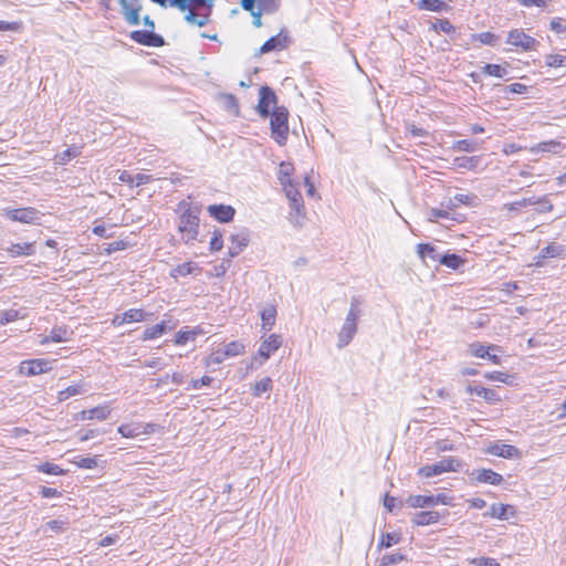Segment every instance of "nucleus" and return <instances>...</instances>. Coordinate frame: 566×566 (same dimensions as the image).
Masks as SVG:
<instances>
[{
  "label": "nucleus",
  "instance_id": "obj_1",
  "mask_svg": "<svg viewBox=\"0 0 566 566\" xmlns=\"http://www.w3.org/2000/svg\"><path fill=\"white\" fill-rule=\"evenodd\" d=\"M359 300L352 297L350 307L337 335V347H346L357 333L358 318L360 316Z\"/></svg>",
  "mask_w": 566,
  "mask_h": 566
},
{
  "label": "nucleus",
  "instance_id": "obj_2",
  "mask_svg": "<svg viewBox=\"0 0 566 566\" xmlns=\"http://www.w3.org/2000/svg\"><path fill=\"white\" fill-rule=\"evenodd\" d=\"M143 22L147 30H134L129 33V38L140 45L150 48L164 46L166 44L165 39L160 34L154 32V20L149 15H145L143 18Z\"/></svg>",
  "mask_w": 566,
  "mask_h": 566
},
{
  "label": "nucleus",
  "instance_id": "obj_3",
  "mask_svg": "<svg viewBox=\"0 0 566 566\" xmlns=\"http://www.w3.org/2000/svg\"><path fill=\"white\" fill-rule=\"evenodd\" d=\"M270 117L273 139L280 146L285 145L289 136V111L284 106H275Z\"/></svg>",
  "mask_w": 566,
  "mask_h": 566
},
{
  "label": "nucleus",
  "instance_id": "obj_4",
  "mask_svg": "<svg viewBox=\"0 0 566 566\" xmlns=\"http://www.w3.org/2000/svg\"><path fill=\"white\" fill-rule=\"evenodd\" d=\"M199 209L188 208L179 218L178 230L184 234L186 243L197 240L199 231Z\"/></svg>",
  "mask_w": 566,
  "mask_h": 566
},
{
  "label": "nucleus",
  "instance_id": "obj_5",
  "mask_svg": "<svg viewBox=\"0 0 566 566\" xmlns=\"http://www.w3.org/2000/svg\"><path fill=\"white\" fill-rule=\"evenodd\" d=\"M461 467V461L454 457H447L433 464H427L418 470V475L422 478H432L446 472H455Z\"/></svg>",
  "mask_w": 566,
  "mask_h": 566
},
{
  "label": "nucleus",
  "instance_id": "obj_6",
  "mask_svg": "<svg viewBox=\"0 0 566 566\" xmlns=\"http://www.w3.org/2000/svg\"><path fill=\"white\" fill-rule=\"evenodd\" d=\"M2 216L14 222L36 224L40 223L42 213L33 207L18 209L4 208L2 209Z\"/></svg>",
  "mask_w": 566,
  "mask_h": 566
},
{
  "label": "nucleus",
  "instance_id": "obj_7",
  "mask_svg": "<svg viewBox=\"0 0 566 566\" xmlns=\"http://www.w3.org/2000/svg\"><path fill=\"white\" fill-rule=\"evenodd\" d=\"M453 497L444 493L436 495H409L406 500V504L409 507H430L438 504L452 505Z\"/></svg>",
  "mask_w": 566,
  "mask_h": 566
},
{
  "label": "nucleus",
  "instance_id": "obj_8",
  "mask_svg": "<svg viewBox=\"0 0 566 566\" xmlns=\"http://www.w3.org/2000/svg\"><path fill=\"white\" fill-rule=\"evenodd\" d=\"M277 97L274 93V91L269 87L268 85H263L259 90V103L256 106V111L259 115L263 118H266L270 116L271 106L276 105Z\"/></svg>",
  "mask_w": 566,
  "mask_h": 566
},
{
  "label": "nucleus",
  "instance_id": "obj_9",
  "mask_svg": "<svg viewBox=\"0 0 566 566\" xmlns=\"http://www.w3.org/2000/svg\"><path fill=\"white\" fill-rule=\"evenodd\" d=\"M51 369V361L42 358L23 360L20 365V373L28 377L41 375Z\"/></svg>",
  "mask_w": 566,
  "mask_h": 566
},
{
  "label": "nucleus",
  "instance_id": "obj_10",
  "mask_svg": "<svg viewBox=\"0 0 566 566\" xmlns=\"http://www.w3.org/2000/svg\"><path fill=\"white\" fill-rule=\"evenodd\" d=\"M507 43L521 48L523 51H532L535 50L538 41L523 30L514 29L509 32Z\"/></svg>",
  "mask_w": 566,
  "mask_h": 566
},
{
  "label": "nucleus",
  "instance_id": "obj_11",
  "mask_svg": "<svg viewBox=\"0 0 566 566\" xmlns=\"http://www.w3.org/2000/svg\"><path fill=\"white\" fill-rule=\"evenodd\" d=\"M231 244L228 249V255L230 258H235L239 255L244 248L248 247L250 242V234L247 229H242L237 233H232L230 235Z\"/></svg>",
  "mask_w": 566,
  "mask_h": 566
},
{
  "label": "nucleus",
  "instance_id": "obj_12",
  "mask_svg": "<svg viewBox=\"0 0 566 566\" xmlns=\"http://www.w3.org/2000/svg\"><path fill=\"white\" fill-rule=\"evenodd\" d=\"M469 476L472 481L491 485H500L503 481V476L491 469H475Z\"/></svg>",
  "mask_w": 566,
  "mask_h": 566
},
{
  "label": "nucleus",
  "instance_id": "obj_13",
  "mask_svg": "<svg viewBox=\"0 0 566 566\" xmlns=\"http://www.w3.org/2000/svg\"><path fill=\"white\" fill-rule=\"evenodd\" d=\"M169 6L177 8L182 12L192 8L212 11L214 0H169Z\"/></svg>",
  "mask_w": 566,
  "mask_h": 566
},
{
  "label": "nucleus",
  "instance_id": "obj_14",
  "mask_svg": "<svg viewBox=\"0 0 566 566\" xmlns=\"http://www.w3.org/2000/svg\"><path fill=\"white\" fill-rule=\"evenodd\" d=\"M486 453L504 459L520 458L521 451L515 446L495 442L488 447Z\"/></svg>",
  "mask_w": 566,
  "mask_h": 566
},
{
  "label": "nucleus",
  "instance_id": "obj_15",
  "mask_svg": "<svg viewBox=\"0 0 566 566\" xmlns=\"http://www.w3.org/2000/svg\"><path fill=\"white\" fill-rule=\"evenodd\" d=\"M210 217L221 223H228L233 220L235 209L229 205H210L208 207Z\"/></svg>",
  "mask_w": 566,
  "mask_h": 566
},
{
  "label": "nucleus",
  "instance_id": "obj_16",
  "mask_svg": "<svg viewBox=\"0 0 566 566\" xmlns=\"http://www.w3.org/2000/svg\"><path fill=\"white\" fill-rule=\"evenodd\" d=\"M282 345V338L277 334H271L261 343L258 355L263 358V360H268L271 355L276 352Z\"/></svg>",
  "mask_w": 566,
  "mask_h": 566
},
{
  "label": "nucleus",
  "instance_id": "obj_17",
  "mask_svg": "<svg viewBox=\"0 0 566 566\" xmlns=\"http://www.w3.org/2000/svg\"><path fill=\"white\" fill-rule=\"evenodd\" d=\"M122 8V15L129 25H138L140 23L139 12L142 7H133L128 0H118Z\"/></svg>",
  "mask_w": 566,
  "mask_h": 566
},
{
  "label": "nucleus",
  "instance_id": "obj_18",
  "mask_svg": "<svg viewBox=\"0 0 566 566\" xmlns=\"http://www.w3.org/2000/svg\"><path fill=\"white\" fill-rule=\"evenodd\" d=\"M290 43V39L287 35H282L279 33L274 36L268 39L262 46L260 48V53L265 54L272 51H279L287 48Z\"/></svg>",
  "mask_w": 566,
  "mask_h": 566
},
{
  "label": "nucleus",
  "instance_id": "obj_19",
  "mask_svg": "<svg viewBox=\"0 0 566 566\" xmlns=\"http://www.w3.org/2000/svg\"><path fill=\"white\" fill-rule=\"evenodd\" d=\"M467 392L470 395L475 394V395L482 397L489 403H496L501 400L496 390L491 389V388H485V387H482V386H479L475 384H471V382L467 386Z\"/></svg>",
  "mask_w": 566,
  "mask_h": 566
},
{
  "label": "nucleus",
  "instance_id": "obj_20",
  "mask_svg": "<svg viewBox=\"0 0 566 566\" xmlns=\"http://www.w3.org/2000/svg\"><path fill=\"white\" fill-rule=\"evenodd\" d=\"M72 335H73V331H71L69 327L54 326L51 329L50 335L43 337V339L41 340V344H48L50 342H53V343L69 342V340H71Z\"/></svg>",
  "mask_w": 566,
  "mask_h": 566
},
{
  "label": "nucleus",
  "instance_id": "obj_21",
  "mask_svg": "<svg viewBox=\"0 0 566 566\" xmlns=\"http://www.w3.org/2000/svg\"><path fill=\"white\" fill-rule=\"evenodd\" d=\"M515 510L512 505L493 503L490 506V511L483 514L484 517H493L497 520H507L509 513L514 514Z\"/></svg>",
  "mask_w": 566,
  "mask_h": 566
},
{
  "label": "nucleus",
  "instance_id": "obj_22",
  "mask_svg": "<svg viewBox=\"0 0 566 566\" xmlns=\"http://www.w3.org/2000/svg\"><path fill=\"white\" fill-rule=\"evenodd\" d=\"M479 197L474 193L464 195V193H457L453 198H450L447 203V209H453L457 208L460 205L468 206V207H475L478 205Z\"/></svg>",
  "mask_w": 566,
  "mask_h": 566
},
{
  "label": "nucleus",
  "instance_id": "obj_23",
  "mask_svg": "<svg viewBox=\"0 0 566 566\" xmlns=\"http://www.w3.org/2000/svg\"><path fill=\"white\" fill-rule=\"evenodd\" d=\"M111 410L107 406H97L88 410L80 412L78 418L81 420H105L108 418Z\"/></svg>",
  "mask_w": 566,
  "mask_h": 566
},
{
  "label": "nucleus",
  "instance_id": "obj_24",
  "mask_svg": "<svg viewBox=\"0 0 566 566\" xmlns=\"http://www.w3.org/2000/svg\"><path fill=\"white\" fill-rule=\"evenodd\" d=\"M6 251L13 258L33 255L35 253V242L11 243Z\"/></svg>",
  "mask_w": 566,
  "mask_h": 566
},
{
  "label": "nucleus",
  "instance_id": "obj_25",
  "mask_svg": "<svg viewBox=\"0 0 566 566\" xmlns=\"http://www.w3.org/2000/svg\"><path fill=\"white\" fill-rule=\"evenodd\" d=\"M440 516V513L437 511H421L415 514L412 522L419 526H427L438 523Z\"/></svg>",
  "mask_w": 566,
  "mask_h": 566
},
{
  "label": "nucleus",
  "instance_id": "obj_26",
  "mask_svg": "<svg viewBox=\"0 0 566 566\" xmlns=\"http://www.w3.org/2000/svg\"><path fill=\"white\" fill-rule=\"evenodd\" d=\"M201 271L200 266L195 262H185L178 264L170 270V276L177 279L178 276H187L190 274H198Z\"/></svg>",
  "mask_w": 566,
  "mask_h": 566
},
{
  "label": "nucleus",
  "instance_id": "obj_27",
  "mask_svg": "<svg viewBox=\"0 0 566 566\" xmlns=\"http://www.w3.org/2000/svg\"><path fill=\"white\" fill-rule=\"evenodd\" d=\"M565 249L560 244L552 243L543 248L537 256V265L543 264V260L548 258H558L563 255Z\"/></svg>",
  "mask_w": 566,
  "mask_h": 566
},
{
  "label": "nucleus",
  "instance_id": "obj_28",
  "mask_svg": "<svg viewBox=\"0 0 566 566\" xmlns=\"http://www.w3.org/2000/svg\"><path fill=\"white\" fill-rule=\"evenodd\" d=\"M439 263L451 270H459L462 265H464L465 260L459 254L446 253L441 254L439 258Z\"/></svg>",
  "mask_w": 566,
  "mask_h": 566
},
{
  "label": "nucleus",
  "instance_id": "obj_29",
  "mask_svg": "<svg viewBox=\"0 0 566 566\" xmlns=\"http://www.w3.org/2000/svg\"><path fill=\"white\" fill-rule=\"evenodd\" d=\"M418 8L431 12H444L450 10V6L442 0H420Z\"/></svg>",
  "mask_w": 566,
  "mask_h": 566
},
{
  "label": "nucleus",
  "instance_id": "obj_30",
  "mask_svg": "<svg viewBox=\"0 0 566 566\" xmlns=\"http://www.w3.org/2000/svg\"><path fill=\"white\" fill-rule=\"evenodd\" d=\"M169 328H171V327L168 326V324L165 321H163L151 327L146 328L143 334L142 339L150 340V339L158 338V337L163 336Z\"/></svg>",
  "mask_w": 566,
  "mask_h": 566
},
{
  "label": "nucleus",
  "instance_id": "obj_31",
  "mask_svg": "<svg viewBox=\"0 0 566 566\" xmlns=\"http://www.w3.org/2000/svg\"><path fill=\"white\" fill-rule=\"evenodd\" d=\"M450 209L448 210H444V209H437V208H432L429 212V221L431 222H434L437 219L441 218V219H451L453 221H457V222H462L463 221V216L460 214V213H454L452 214L450 211Z\"/></svg>",
  "mask_w": 566,
  "mask_h": 566
},
{
  "label": "nucleus",
  "instance_id": "obj_32",
  "mask_svg": "<svg viewBox=\"0 0 566 566\" xmlns=\"http://www.w3.org/2000/svg\"><path fill=\"white\" fill-rule=\"evenodd\" d=\"M276 308L274 305H268L261 311L262 328L271 331L275 324Z\"/></svg>",
  "mask_w": 566,
  "mask_h": 566
},
{
  "label": "nucleus",
  "instance_id": "obj_33",
  "mask_svg": "<svg viewBox=\"0 0 566 566\" xmlns=\"http://www.w3.org/2000/svg\"><path fill=\"white\" fill-rule=\"evenodd\" d=\"M417 253L418 255L424 260L426 258H429L433 261L439 262V258L441 254L437 251L436 247H433L430 243H419L417 245Z\"/></svg>",
  "mask_w": 566,
  "mask_h": 566
},
{
  "label": "nucleus",
  "instance_id": "obj_34",
  "mask_svg": "<svg viewBox=\"0 0 566 566\" xmlns=\"http://www.w3.org/2000/svg\"><path fill=\"white\" fill-rule=\"evenodd\" d=\"M489 350L501 352V347L497 345H483L481 343H473L470 345V353L478 358H485L489 355Z\"/></svg>",
  "mask_w": 566,
  "mask_h": 566
},
{
  "label": "nucleus",
  "instance_id": "obj_35",
  "mask_svg": "<svg viewBox=\"0 0 566 566\" xmlns=\"http://www.w3.org/2000/svg\"><path fill=\"white\" fill-rule=\"evenodd\" d=\"M220 101H221L222 107L226 111L232 113L235 116H239V113H240L239 103L234 95L222 94V95H220Z\"/></svg>",
  "mask_w": 566,
  "mask_h": 566
},
{
  "label": "nucleus",
  "instance_id": "obj_36",
  "mask_svg": "<svg viewBox=\"0 0 566 566\" xmlns=\"http://www.w3.org/2000/svg\"><path fill=\"white\" fill-rule=\"evenodd\" d=\"M81 155L77 146H72L55 156V160L60 165H66L70 160Z\"/></svg>",
  "mask_w": 566,
  "mask_h": 566
},
{
  "label": "nucleus",
  "instance_id": "obj_37",
  "mask_svg": "<svg viewBox=\"0 0 566 566\" xmlns=\"http://www.w3.org/2000/svg\"><path fill=\"white\" fill-rule=\"evenodd\" d=\"M24 313H21V311L14 308L0 311V326L7 325L20 318H24Z\"/></svg>",
  "mask_w": 566,
  "mask_h": 566
},
{
  "label": "nucleus",
  "instance_id": "obj_38",
  "mask_svg": "<svg viewBox=\"0 0 566 566\" xmlns=\"http://www.w3.org/2000/svg\"><path fill=\"white\" fill-rule=\"evenodd\" d=\"M146 317V313L140 308H130L123 313L122 322L137 323L143 322Z\"/></svg>",
  "mask_w": 566,
  "mask_h": 566
},
{
  "label": "nucleus",
  "instance_id": "obj_39",
  "mask_svg": "<svg viewBox=\"0 0 566 566\" xmlns=\"http://www.w3.org/2000/svg\"><path fill=\"white\" fill-rule=\"evenodd\" d=\"M84 394V388L82 385H71L66 387L65 389L59 391L57 399L59 401H64L73 396L82 395Z\"/></svg>",
  "mask_w": 566,
  "mask_h": 566
},
{
  "label": "nucleus",
  "instance_id": "obj_40",
  "mask_svg": "<svg viewBox=\"0 0 566 566\" xmlns=\"http://www.w3.org/2000/svg\"><path fill=\"white\" fill-rule=\"evenodd\" d=\"M483 73H485L490 76L499 77V78H504L509 74V72L505 67H503L500 64H492V63H488L483 66Z\"/></svg>",
  "mask_w": 566,
  "mask_h": 566
},
{
  "label": "nucleus",
  "instance_id": "obj_41",
  "mask_svg": "<svg viewBox=\"0 0 566 566\" xmlns=\"http://www.w3.org/2000/svg\"><path fill=\"white\" fill-rule=\"evenodd\" d=\"M244 352V345L240 342L233 340L224 345L222 353L224 356L228 357H234L239 356Z\"/></svg>",
  "mask_w": 566,
  "mask_h": 566
},
{
  "label": "nucleus",
  "instance_id": "obj_42",
  "mask_svg": "<svg viewBox=\"0 0 566 566\" xmlns=\"http://www.w3.org/2000/svg\"><path fill=\"white\" fill-rule=\"evenodd\" d=\"M431 29L446 34H453L457 30L448 19H437V21L432 23Z\"/></svg>",
  "mask_w": 566,
  "mask_h": 566
},
{
  "label": "nucleus",
  "instance_id": "obj_43",
  "mask_svg": "<svg viewBox=\"0 0 566 566\" xmlns=\"http://www.w3.org/2000/svg\"><path fill=\"white\" fill-rule=\"evenodd\" d=\"M272 379L270 377H264L260 381H256L252 389V395L254 397H260L263 392L272 390Z\"/></svg>",
  "mask_w": 566,
  "mask_h": 566
},
{
  "label": "nucleus",
  "instance_id": "obj_44",
  "mask_svg": "<svg viewBox=\"0 0 566 566\" xmlns=\"http://www.w3.org/2000/svg\"><path fill=\"white\" fill-rule=\"evenodd\" d=\"M401 539V536L398 533H386L381 535L380 542L378 544V548H389L396 544H398Z\"/></svg>",
  "mask_w": 566,
  "mask_h": 566
},
{
  "label": "nucleus",
  "instance_id": "obj_45",
  "mask_svg": "<svg viewBox=\"0 0 566 566\" xmlns=\"http://www.w3.org/2000/svg\"><path fill=\"white\" fill-rule=\"evenodd\" d=\"M39 472L51 474V475H63L65 474V470L60 468L57 464L52 462H44L36 467Z\"/></svg>",
  "mask_w": 566,
  "mask_h": 566
},
{
  "label": "nucleus",
  "instance_id": "obj_46",
  "mask_svg": "<svg viewBox=\"0 0 566 566\" xmlns=\"http://www.w3.org/2000/svg\"><path fill=\"white\" fill-rule=\"evenodd\" d=\"M73 463L81 469L94 470L97 468V459L95 457H76Z\"/></svg>",
  "mask_w": 566,
  "mask_h": 566
},
{
  "label": "nucleus",
  "instance_id": "obj_47",
  "mask_svg": "<svg viewBox=\"0 0 566 566\" xmlns=\"http://www.w3.org/2000/svg\"><path fill=\"white\" fill-rule=\"evenodd\" d=\"M223 248V232L220 229H214L209 243L211 252H217Z\"/></svg>",
  "mask_w": 566,
  "mask_h": 566
},
{
  "label": "nucleus",
  "instance_id": "obj_48",
  "mask_svg": "<svg viewBox=\"0 0 566 566\" xmlns=\"http://www.w3.org/2000/svg\"><path fill=\"white\" fill-rule=\"evenodd\" d=\"M484 377L488 380L503 382V384H507V385H511L513 381V377L503 371H489V373H485Z\"/></svg>",
  "mask_w": 566,
  "mask_h": 566
},
{
  "label": "nucleus",
  "instance_id": "obj_49",
  "mask_svg": "<svg viewBox=\"0 0 566 566\" xmlns=\"http://www.w3.org/2000/svg\"><path fill=\"white\" fill-rule=\"evenodd\" d=\"M473 40L481 42L482 44L494 46L499 41V36L492 32H481L472 35Z\"/></svg>",
  "mask_w": 566,
  "mask_h": 566
},
{
  "label": "nucleus",
  "instance_id": "obj_50",
  "mask_svg": "<svg viewBox=\"0 0 566 566\" xmlns=\"http://www.w3.org/2000/svg\"><path fill=\"white\" fill-rule=\"evenodd\" d=\"M479 163H480V157H478V156H472V157L463 156V157L455 158V164L458 165V167L465 168V169H474V168H476Z\"/></svg>",
  "mask_w": 566,
  "mask_h": 566
},
{
  "label": "nucleus",
  "instance_id": "obj_51",
  "mask_svg": "<svg viewBox=\"0 0 566 566\" xmlns=\"http://www.w3.org/2000/svg\"><path fill=\"white\" fill-rule=\"evenodd\" d=\"M132 247V243L127 240H117L106 244L104 251L106 254H112L117 251L126 250Z\"/></svg>",
  "mask_w": 566,
  "mask_h": 566
},
{
  "label": "nucleus",
  "instance_id": "obj_52",
  "mask_svg": "<svg viewBox=\"0 0 566 566\" xmlns=\"http://www.w3.org/2000/svg\"><path fill=\"white\" fill-rule=\"evenodd\" d=\"M453 148L459 151L473 153L478 149V143L469 139H460L454 143Z\"/></svg>",
  "mask_w": 566,
  "mask_h": 566
},
{
  "label": "nucleus",
  "instance_id": "obj_53",
  "mask_svg": "<svg viewBox=\"0 0 566 566\" xmlns=\"http://www.w3.org/2000/svg\"><path fill=\"white\" fill-rule=\"evenodd\" d=\"M564 148L562 143L557 140H547L538 144V149L544 153H558Z\"/></svg>",
  "mask_w": 566,
  "mask_h": 566
},
{
  "label": "nucleus",
  "instance_id": "obj_54",
  "mask_svg": "<svg viewBox=\"0 0 566 566\" xmlns=\"http://www.w3.org/2000/svg\"><path fill=\"white\" fill-rule=\"evenodd\" d=\"M406 559L401 553L386 554L380 559L381 566H392Z\"/></svg>",
  "mask_w": 566,
  "mask_h": 566
},
{
  "label": "nucleus",
  "instance_id": "obj_55",
  "mask_svg": "<svg viewBox=\"0 0 566 566\" xmlns=\"http://www.w3.org/2000/svg\"><path fill=\"white\" fill-rule=\"evenodd\" d=\"M117 431L124 438H135L142 433L139 428L133 424H122L117 428Z\"/></svg>",
  "mask_w": 566,
  "mask_h": 566
},
{
  "label": "nucleus",
  "instance_id": "obj_56",
  "mask_svg": "<svg viewBox=\"0 0 566 566\" xmlns=\"http://www.w3.org/2000/svg\"><path fill=\"white\" fill-rule=\"evenodd\" d=\"M258 2L259 7H262L266 14L275 13L281 4V0H258Z\"/></svg>",
  "mask_w": 566,
  "mask_h": 566
},
{
  "label": "nucleus",
  "instance_id": "obj_57",
  "mask_svg": "<svg viewBox=\"0 0 566 566\" xmlns=\"http://www.w3.org/2000/svg\"><path fill=\"white\" fill-rule=\"evenodd\" d=\"M293 170H294V167L291 163H285V161L281 163L279 178H280L282 185L289 182Z\"/></svg>",
  "mask_w": 566,
  "mask_h": 566
},
{
  "label": "nucleus",
  "instance_id": "obj_58",
  "mask_svg": "<svg viewBox=\"0 0 566 566\" xmlns=\"http://www.w3.org/2000/svg\"><path fill=\"white\" fill-rule=\"evenodd\" d=\"M546 64L551 67L566 66V56L560 54H549L546 56Z\"/></svg>",
  "mask_w": 566,
  "mask_h": 566
},
{
  "label": "nucleus",
  "instance_id": "obj_59",
  "mask_svg": "<svg viewBox=\"0 0 566 566\" xmlns=\"http://www.w3.org/2000/svg\"><path fill=\"white\" fill-rule=\"evenodd\" d=\"M553 208H554V206L547 196H544V197L537 199L536 208H535L536 212H538V213L549 212L553 210Z\"/></svg>",
  "mask_w": 566,
  "mask_h": 566
},
{
  "label": "nucleus",
  "instance_id": "obj_60",
  "mask_svg": "<svg viewBox=\"0 0 566 566\" xmlns=\"http://www.w3.org/2000/svg\"><path fill=\"white\" fill-rule=\"evenodd\" d=\"M196 333L193 331L180 329L175 337V344L178 346L186 345L190 338H193Z\"/></svg>",
  "mask_w": 566,
  "mask_h": 566
},
{
  "label": "nucleus",
  "instance_id": "obj_61",
  "mask_svg": "<svg viewBox=\"0 0 566 566\" xmlns=\"http://www.w3.org/2000/svg\"><path fill=\"white\" fill-rule=\"evenodd\" d=\"M283 186H284L285 195L289 198L290 202L294 199H297V200L302 199L301 192L294 187V185L292 184L291 180H289V182H286V184H283Z\"/></svg>",
  "mask_w": 566,
  "mask_h": 566
},
{
  "label": "nucleus",
  "instance_id": "obj_62",
  "mask_svg": "<svg viewBox=\"0 0 566 566\" xmlns=\"http://www.w3.org/2000/svg\"><path fill=\"white\" fill-rule=\"evenodd\" d=\"M67 524L69 523L66 521L52 520V521H49L44 527H45V530H50L52 532L60 533L66 528Z\"/></svg>",
  "mask_w": 566,
  "mask_h": 566
},
{
  "label": "nucleus",
  "instance_id": "obj_63",
  "mask_svg": "<svg viewBox=\"0 0 566 566\" xmlns=\"http://www.w3.org/2000/svg\"><path fill=\"white\" fill-rule=\"evenodd\" d=\"M384 506L392 512L397 506L402 507V501H399L397 497L389 495L388 493L384 496Z\"/></svg>",
  "mask_w": 566,
  "mask_h": 566
},
{
  "label": "nucleus",
  "instance_id": "obj_64",
  "mask_svg": "<svg viewBox=\"0 0 566 566\" xmlns=\"http://www.w3.org/2000/svg\"><path fill=\"white\" fill-rule=\"evenodd\" d=\"M505 94H524L527 91V86L522 83H513L504 87Z\"/></svg>",
  "mask_w": 566,
  "mask_h": 566
}]
</instances>
